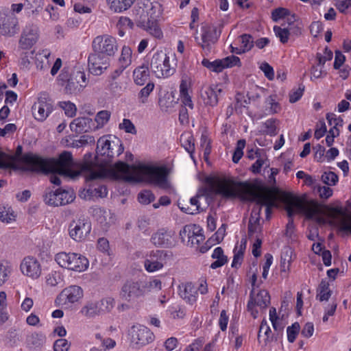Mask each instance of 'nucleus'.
Segmentation results:
<instances>
[{
	"label": "nucleus",
	"mask_w": 351,
	"mask_h": 351,
	"mask_svg": "<svg viewBox=\"0 0 351 351\" xmlns=\"http://www.w3.org/2000/svg\"><path fill=\"white\" fill-rule=\"evenodd\" d=\"M300 327L298 323L295 322L291 326L287 328V338L291 343L293 342L300 331Z\"/></svg>",
	"instance_id": "obj_62"
},
{
	"label": "nucleus",
	"mask_w": 351,
	"mask_h": 351,
	"mask_svg": "<svg viewBox=\"0 0 351 351\" xmlns=\"http://www.w3.org/2000/svg\"><path fill=\"white\" fill-rule=\"evenodd\" d=\"M51 52L48 49H43L37 54L36 59V66L37 69L45 71L49 68L50 60H49Z\"/></svg>",
	"instance_id": "obj_35"
},
{
	"label": "nucleus",
	"mask_w": 351,
	"mask_h": 351,
	"mask_svg": "<svg viewBox=\"0 0 351 351\" xmlns=\"http://www.w3.org/2000/svg\"><path fill=\"white\" fill-rule=\"evenodd\" d=\"M292 250L290 248H285L280 261L281 271L287 273L289 270L291 259Z\"/></svg>",
	"instance_id": "obj_48"
},
{
	"label": "nucleus",
	"mask_w": 351,
	"mask_h": 351,
	"mask_svg": "<svg viewBox=\"0 0 351 351\" xmlns=\"http://www.w3.org/2000/svg\"><path fill=\"white\" fill-rule=\"evenodd\" d=\"M20 52V58L19 60V66L21 69L28 70L30 68L31 61L29 60V54L27 51H19Z\"/></svg>",
	"instance_id": "obj_53"
},
{
	"label": "nucleus",
	"mask_w": 351,
	"mask_h": 351,
	"mask_svg": "<svg viewBox=\"0 0 351 351\" xmlns=\"http://www.w3.org/2000/svg\"><path fill=\"white\" fill-rule=\"evenodd\" d=\"M44 5V0H25V10L27 16L34 19L40 14Z\"/></svg>",
	"instance_id": "obj_29"
},
{
	"label": "nucleus",
	"mask_w": 351,
	"mask_h": 351,
	"mask_svg": "<svg viewBox=\"0 0 351 351\" xmlns=\"http://www.w3.org/2000/svg\"><path fill=\"white\" fill-rule=\"evenodd\" d=\"M60 106L64 110L65 114L69 117H73L75 115L77 108L74 104L70 101L60 102Z\"/></svg>",
	"instance_id": "obj_59"
},
{
	"label": "nucleus",
	"mask_w": 351,
	"mask_h": 351,
	"mask_svg": "<svg viewBox=\"0 0 351 351\" xmlns=\"http://www.w3.org/2000/svg\"><path fill=\"white\" fill-rule=\"evenodd\" d=\"M240 63V59L237 56H230L223 59L210 62L208 59H203L202 64L212 71L219 73L224 69L236 66Z\"/></svg>",
	"instance_id": "obj_21"
},
{
	"label": "nucleus",
	"mask_w": 351,
	"mask_h": 351,
	"mask_svg": "<svg viewBox=\"0 0 351 351\" xmlns=\"http://www.w3.org/2000/svg\"><path fill=\"white\" fill-rule=\"evenodd\" d=\"M86 193L89 197H104L108 194V191L106 186H99L97 188H90L87 189Z\"/></svg>",
	"instance_id": "obj_57"
},
{
	"label": "nucleus",
	"mask_w": 351,
	"mask_h": 351,
	"mask_svg": "<svg viewBox=\"0 0 351 351\" xmlns=\"http://www.w3.org/2000/svg\"><path fill=\"white\" fill-rule=\"evenodd\" d=\"M322 182L328 186H335L339 180L338 176L332 171H326L322 175Z\"/></svg>",
	"instance_id": "obj_52"
},
{
	"label": "nucleus",
	"mask_w": 351,
	"mask_h": 351,
	"mask_svg": "<svg viewBox=\"0 0 351 351\" xmlns=\"http://www.w3.org/2000/svg\"><path fill=\"white\" fill-rule=\"evenodd\" d=\"M55 261L60 267L77 272L86 270L89 265L88 260L77 253L61 252L56 254Z\"/></svg>",
	"instance_id": "obj_5"
},
{
	"label": "nucleus",
	"mask_w": 351,
	"mask_h": 351,
	"mask_svg": "<svg viewBox=\"0 0 351 351\" xmlns=\"http://www.w3.org/2000/svg\"><path fill=\"white\" fill-rule=\"evenodd\" d=\"M75 198V194L72 189H58L54 192H49L45 196L47 204L53 206H64L72 202Z\"/></svg>",
	"instance_id": "obj_14"
},
{
	"label": "nucleus",
	"mask_w": 351,
	"mask_h": 351,
	"mask_svg": "<svg viewBox=\"0 0 351 351\" xmlns=\"http://www.w3.org/2000/svg\"><path fill=\"white\" fill-rule=\"evenodd\" d=\"M150 240L155 246L168 247L174 243V233L161 228L152 235Z\"/></svg>",
	"instance_id": "obj_23"
},
{
	"label": "nucleus",
	"mask_w": 351,
	"mask_h": 351,
	"mask_svg": "<svg viewBox=\"0 0 351 351\" xmlns=\"http://www.w3.org/2000/svg\"><path fill=\"white\" fill-rule=\"evenodd\" d=\"M46 341V337L41 333H32L27 337V344L29 348H37L43 346Z\"/></svg>",
	"instance_id": "obj_41"
},
{
	"label": "nucleus",
	"mask_w": 351,
	"mask_h": 351,
	"mask_svg": "<svg viewBox=\"0 0 351 351\" xmlns=\"http://www.w3.org/2000/svg\"><path fill=\"white\" fill-rule=\"evenodd\" d=\"M160 14V9L158 6L154 5L151 2H147L144 4L143 8V14L141 16L142 19H145L146 20L157 21Z\"/></svg>",
	"instance_id": "obj_34"
},
{
	"label": "nucleus",
	"mask_w": 351,
	"mask_h": 351,
	"mask_svg": "<svg viewBox=\"0 0 351 351\" xmlns=\"http://www.w3.org/2000/svg\"><path fill=\"white\" fill-rule=\"evenodd\" d=\"M164 266L163 252L153 251L144 261V267L147 271L152 273L161 269Z\"/></svg>",
	"instance_id": "obj_25"
},
{
	"label": "nucleus",
	"mask_w": 351,
	"mask_h": 351,
	"mask_svg": "<svg viewBox=\"0 0 351 351\" xmlns=\"http://www.w3.org/2000/svg\"><path fill=\"white\" fill-rule=\"evenodd\" d=\"M154 86L153 82H148L146 86L140 90L138 97L141 103L145 104L147 101L148 97L154 90Z\"/></svg>",
	"instance_id": "obj_50"
},
{
	"label": "nucleus",
	"mask_w": 351,
	"mask_h": 351,
	"mask_svg": "<svg viewBox=\"0 0 351 351\" xmlns=\"http://www.w3.org/2000/svg\"><path fill=\"white\" fill-rule=\"evenodd\" d=\"M92 47L94 52L110 57L114 56L117 52L119 46L114 37L104 34L97 36L94 38Z\"/></svg>",
	"instance_id": "obj_8"
},
{
	"label": "nucleus",
	"mask_w": 351,
	"mask_h": 351,
	"mask_svg": "<svg viewBox=\"0 0 351 351\" xmlns=\"http://www.w3.org/2000/svg\"><path fill=\"white\" fill-rule=\"evenodd\" d=\"M19 31L17 19L14 16H5L0 24V34L11 37Z\"/></svg>",
	"instance_id": "obj_26"
},
{
	"label": "nucleus",
	"mask_w": 351,
	"mask_h": 351,
	"mask_svg": "<svg viewBox=\"0 0 351 351\" xmlns=\"http://www.w3.org/2000/svg\"><path fill=\"white\" fill-rule=\"evenodd\" d=\"M119 296L121 300L134 304L145 297L141 282L138 280H128L121 287Z\"/></svg>",
	"instance_id": "obj_9"
},
{
	"label": "nucleus",
	"mask_w": 351,
	"mask_h": 351,
	"mask_svg": "<svg viewBox=\"0 0 351 351\" xmlns=\"http://www.w3.org/2000/svg\"><path fill=\"white\" fill-rule=\"evenodd\" d=\"M114 305V300L111 298L88 301L82 307L80 313L86 318H94L110 312Z\"/></svg>",
	"instance_id": "obj_6"
},
{
	"label": "nucleus",
	"mask_w": 351,
	"mask_h": 351,
	"mask_svg": "<svg viewBox=\"0 0 351 351\" xmlns=\"http://www.w3.org/2000/svg\"><path fill=\"white\" fill-rule=\"evenodd\" d=\"M198 231L197 226L195 224H190L185 226L180 231V236L182 241H185V239L189 238L191 234H195L194 232Z\"/></svg>",
	"instance_id": "obj_58"
},
{
	"label": "nucleus",
	"mask_w": 351,
	"mask_h": 351,
	"mask_svg": "<svg viewBox=\"0 0 351 351\" xmlns=\"http://www.w3.org/2000/svg\"><path fill=\"white\" fill-rule=\"evenodd\" d=\"M90 222L84 219L80 218L73 220L69 226V237L77 242L84 241L91 231Z\"/></svg>",
	"instance_id": "obj_11"
},
{
	"label": "nucleus",
	"mask_w": 351,
	"mask_h": 351,
	"mask_svg": "<svg viewBox=\"0 0 351 351\" xmlns=\"http://www.w3.org/2000/svg\"><path fill=\"white\" fill-rule=\"evenodd\" d=\"M217 193L226 197L238 196L243 200L255 202L250 221H259L262 206L265 208L266 218L269 219L271 209L277 206V193L275 190L260 188L248 182H237L232 179H218L213 183Z\"/></svg>",
	"instance_id": "obj_3"
},
{
	"label": "nucleus",
	"mask_w": 351,
	"mask_h": 351,
	"mask_svg": "<svg viewBox=\"0 0 351 351\" xmlns=\"http://www.w3.org/2000/svg\"><path fill=\"white\" fill-rule=\"evenodd\" d=\"M15 215L10 207H3L0 211V220L6 223H9L15 220Z\"/></svg>",
	"instance_id": "obj_51"
},
{
	"label": "nucleus",
	"mask_w": 351,
	"mask_h": 351,
	"mask_svg": "<svg viewBox=\"0 0 351 351\" xmlns=\"http://www.w3.org/2000/svg\"><path fill=\"white\" fill-rule=\"evenodd\" d=\"M144 295L150 292H158L162 289V282L160 280L152 278L149 280H140Z\"/></svg>",
	"instance_id": "obj_33"
},
{
	"label": "nucleus",
	"mask_w": 351,
	"mask_h": 351,
	"mask_svg": "<svg viewBox=\"0 0 351 351\" xmlns=\"http://www.w3.org/2000/svg\"><path fill=\"white\" fill-rule=\"evenodd\" d=\"M110 117V112L108 110H101L95 116V121L97 123V128L103 127L108 123Z\"/></svg>",
	"instance_id": "obj_54"
},
{
	"label": "nucleus",
	"mask_w": 351,
	"mask_h": 351,
	"mask_svg": "<svg viewBox=\"0 0 351 351\" xmlns=\"http://www.w3.org/2000/svg\"><path fill=\"white\" fill-rule=\"evenodd\" d=\"M154 333L147 327L141 325L134 326L131 330V342L136 348H141L152 342Z\"/></svg>",
	"instance_id": "obj_17"
},
{
	"label": "nucleus",
	"mask_w": 351,
	"mask_h": 351,
	"mask_svg": "<svg viewBox=\"0 0 351 351\" xmlns=\"http://www.w3.org/2000/svg\"><path fill=\"white\" fill-rule=\"evenodd\" d=\"M53 110V104L45 94L41 95L32 106L34 117L39 121H45Z\"/></svg>",
	"instance_id": "obj_18"
},
{
	"label": "nucleus",
	"mask_w": 351,
	"mask_h": 351,
	"mask_svg": "<svg viewBox=\"0 0 351 351\" xmlns=\"http://www.w3.org/2000/svg\"><path fill=\"white\" fill-rule=\"evenodd\" d=\"M27 169L32 171L58 173L59 175L75 178L82 173L87 180L96 179H123L128 181L146 182L162 189L169 186L168 171L165 167L139 165L130 166L118 162L110 165L105 162L100 165L85 162L77 165L71 152L64 151L58 159H47L32 154L21 157Z\"/></svg>",
	"instance_id": "obj_1"
},
{
	"label": "nucleus",
	"mask_w": 351,
	"mask_h": 351,
	"mask_svg": "<svg viewBox=\"0 0 351 351\" xmlns=\"http://www.w3.org/2000/svg\"><path fill=\"white\" fill-rule=\"evenodd\" d=\"M134 82L138 86L144 85L149 77V68L147 64L137 66L133 71Z\"/></svg>",
	"instance_id": "obj_30"
},
{
	"label": "nucleus",
	"mask_w": 351,
	"mask_h": 351,
	"mask_svg": "<svg viewBox=\"0 0 351 351\" xmlns=\"http://www.w3.org/2000/svg\"><path fill=\"white\" fill-rule=\"evenodd\" d=\"M189 84L186 80H182L180 84V97L182 103L185 106H189L191 109L193 108V104L191 97L189 93Z\"/></svg>",
	"instance_id": "obj_36"
},
{
	"label": "nucleus",
	"mask_w": 351,
	"mask_h": 351,
	"mask_svg": "<svg viewBox=\"0 0 351 351\" xmlns=\"http://www.w3.org/2000/svg\"><path fill=\"white\" fill-rule=\"evenodd\" d=\"M266 110L270 114L278 113L281 107L279 103L276 101V96L271 95L268 97L265 100Z\"/></svg>",
	"instance_id": "obj_46"
},
{
	"label": "nucleus",
	"mask_w": 351,
	"mask_h": 351,
	"mask_svg": "<svg viewBox=\"0 0 351 351\" xmlns=\"http://www.w3.org/2000/svg\"><path fill=\"white\" fill-rule=\"evenodd\" d=\"M83 297L81 287L73 285L64 289L56 299L57 305L62 307H69L78 302Z\"/></svg>",
	"instance_id": "obj_13"
},
{
	"label": "nucleus",
	"mask_w": 351,
	"mask_h": 351,
	"mask_svg": "<svg viewBox=\"0 0 351 351\" xmlns=\"http://www.w3.org/2000/svg\"><path fill=\"white\" fill-rule=\"evenodd\" d=\"M59 77L60 80H66V75L62 73ZM88 78L84 71H74L69 79L66 80V84L64 87V92L69 95H77L81 93L88 85Z\"/></svg>",
	"instance_id": "obj_7"
},
{
	"label": "nucleus",
	"mask_w": 351,
	"mask_h": 351,
	"mask_svg": "<svg viewBox=\"0 0 351 351\" xmlns=\"http://www.w3.org/2000/svg\"><path fill=\"white\" fill-rule=\"evenodd\" d=\"M119 128L124 130L126 133L136 134L137 130L134 123L128 119H123L122 122L119 123Z\"/></svg>",
	"instance_id": "obj_55"
},
{
	"label": "nucleus",
	"mask_w": 351,
	"mask_h": 351,
	"mask_svg": "<svg viewBox=\"0 0 351 351\" xmlns=\"http://www.w3.org/2000/svg\"><path fill=\"white\" fill-rule=\"evenodd\" d=\"M149 65L151 71L156 77L165 78L173 75L176 63L173 58L162 51H157L153 54Z\"/></svg>",
	"instance_id": "obj_4"
},
{
	"label": "nucleus",
	"mask_w": 351,
	"mask_h": 351,
	"mask_svg": "<svg viewBox=\"0 0 351 351\" xmlns=\"http://www.w3.org/2000/svg\"><path fill=\"white\" fill-rule=\"evenodd\" d=\"M40 30L37 24L27 23L23 28L19 40L18 51L31 49L38 41Z\"/></svg>",
	"instance_id": "obj_10"
},
{
	"label": "nucleus",
	"mask_w": 351,
	"mask_h": 351,
	"mask_svg": "<svg viewBox=\"0 0 351 351\" xmlns=\"http://www.w3.org/2000/svg\"><path fill=\"white\" fill-rule=\"evenodd\" d=\"M245 245L246 241L245 239H242L239 248L238 249L237 247L234 248V255L232 263V267L238 268L239 266H241L243 258V252L245 249Z\"/></svg>",
	"instance_id": "obj_43"
},
{
	"label": "nucleus",
	"mask_w": 351,
	"mask_h": 351,
	"mask_svg": "<svg viewBox=\"0 0 351 351\" xmlns=\"http://www.w3.org/2000/svg\"><path fill=\"white\" fill-rule=\"evenodd\" d=\"M280 198L285 204L289 217L303 213L308 219L319 224H329L341 231L351 234V214L341 206L326 207L324 209L315 200H306L289 192H282Z\"/></svg>",
	"instance_id": "obj_2"
},
{
	"label": "nucleus",
	"mask_w": 351,
	"mask_h": 351,
	"mask_svg": "<svg viewBox=\"0 0 351 351\" xmlns=\"http://www.w3.org/2000/svg\"><path fill=\"white\" fill-rule=\"evenodd\" d=\"M220 32L217 27L213 25L205 26L202 28V42L199 43L202 49L206 53H209L212 46L217 41Z\"/></svg>",
	"instance_id": "obj_22"
},
{
	"label": "nucleus",
	"mask_w": 351,
	"mask_h": 351,
	"mask_svg": "<svg viewBox=\"0 0 351 351\" xmlns=\"http://www.w3.org/2000/svg\"><path fill=\"white\" fill-rule=\"evenodd\" d=\"M11 269L8 264L0 263V287L7 281Z\"/></svg>",
	"instance_id": "obj_60"
},
{
	"label": "nucleus",
	"mask_w": 351,
	"mask_h": 351,
	"mask_svg": "<svg viewBox=\"0 0 351 351\" xmlns=\"http://www.w3.org/2000/svg\"><path fill=\"white\" fill-rule=\"evenodd\" d=\"M221 88L217 85L204 86L200 92V98L206 106L214 107L218 104Z\"/></svg>",
	"instance_id": "obj_24"
},
{
	"label": "nucleus",
	"mask_w": 351,
	"mask_h": 351,
	"mask_svg": "<svg viewBox=\"0 0 351 351\" xmlns=\"http://www.w3.org/2000/svg\"><path fill=\"white\" fill-rule=\"evenodd\" d=\"M260 69L268 80H272L274 78V69L267 62H263L260 66Z\"/></svg>",
	"instance_id": "obj_64"
},
{
	"label": "nucleus",
	"mask_w": 351,
	"mask_h": 351,
	"mask_svg": "<svg viewBox=\"0 0 351 351\" xmlns=\"http://www.w3.org/2000/svg\"><path fill=\"white\" fill-rule=\"evenodd\" d=\"M142 22L145 23V29L149 34L156 38H161L162 37V32L156 21L143 19Z\"/></svg>",
	"instance_id": "obj_38"
},
{
	"label": "nucleus",
	"mask_w": 351,
	"mask_h": 351,
	"mask_svg": "<svg viewBox=\"0 0 351 351\" xmlns=\"http://www.w3.org/2000/svg\"><path fill=\"white\" fill-rule=\"evenodd\" d=\"M109 9L116 13L123 12L132 7L136 0H106Z\"/></svg>",
	"instance_id": "obj_31"
},
{
	"label": "nucleus",
	"mask_w": 351,
	"mask_h": 351,
	"mask_svg": "<svg viewBox=\"0 0 351 351\" xmlns=\"http://www.w3.org/2000/svg\"><path fill=\"white\" fill-rule=\"evenodd\" d=\"M278 121L276 119H269L263 124L262 131L269 136H275L277 134V124Z\"/></svg>",
	"instance_id": "obj_49"
},
{
	"label": "nucleus",
	"mask_w": 351,
	"mask_h": 351,
	"mask_svg": "<svg viewBox=\"0 0 351 351\" xmlns=\"http://www.w3.org/2000/svg\"><path fill=\"white\" fill-rule=\"evenodd\" d=\"M271 339V330L269 326L267 324V322L265 319H263L260 326L258 334V340L259 343H263L264 345H267V343Z\"/></svg>",
	"instance_id": "obj_39"
},
{
	"label": "nucleus",
	"mask_w": 351,
	"mask_h": 351,
	"mask_svg": "<svg viewBox=\"0 0 351 351\" xmlns=\"http://www.w3.org/2000/svg\"><path fill=\"white\" fill-rule=\"evenodd\" d=\"M155 199L153 193L148 190L141 191L138 195V199L140 203L143 204H148L153 202Z\"/></svg>",
	"instance_id": "obj_61"
},
{
	"label": "nucleus",
	"mask_w": 351,
	"mask_h": 351,
	"mask_svg": "<svg viewBox=\"0 0 351 351\" xmlns=\"http://www.w3.org/2000/svg\"><path fill=\"white\" fill-rule=\"evenodd\" d=\"M20 271L23 276L32 280H37L42 274V266L36 257L27 256L22 259Z\"/></svg>",
	"instance_id": "obj_16"
},
{
	"label": "nucleus",
	"mask_w": 351,
	"mask_h": 351,
	"mask_svg": "<svg viewBox=\"0 0 351 351\" xmlns=\"http://www.w3.org/2000/svg\"><path fill=\"white\" fill-rule=\"evenodd\" d=\"M16 157L0 152V169L16 168Z\"/></svg>",
	"instance_id": "obj_47"
},
{
	"label": "nucleus",
	"mask_w": 351,
	"mask_h": 351,
	"mask_svg": "<svg viewBox=\"0 0 351 351\" xmlns=\"http://www.w3.org/2000/svg\"><path fill=\"white\" fill-rule=\"evenodd\" d=\"M180 295L187 303L193 305L197 301V291L192 283L188 282L180 287Z\"/></svg>",
	"instance_id": "obj_27"
},
{
	"label": "nucleus",
	"mask_w": 351,
	"mask_h": 351,
	"mask_svg": "<svg viewBox=\"0 0 351 351\" xmlns=\"http://www.w3.org/2000/svg\"><path fill=\"white\" fill-rule=\"evenodd\" d=\"M91 123L92 120L88 117H78L71 123L70 128L77 134L87 132L91 129Z\"/></svg>",
	"instance_id": "obj_28"
},
{
	"label": "nucleus",
	"mask_w": 351,
	"mask_h": 351,
	"mask_svg": "<svg viewBox=\"0 0 351 351\" xmlns=\"http://www.w3.org/2000/svg\"><path fill=\"white\" fill-rule=\"evenodd\" d=\"M89 71L94 75H100L110 66L108 57L96 52L89 55L88 58Z\"/></svg>",
	"instance_id": "obj_19"
},
{
	"label": "nucleus",
	"mask_w": 351,
	"mask_h": 351,
	"mask_svg": "<svg viewBox=\"0 0 351 351\" xmlns=\"http://www.w3.org/2000/svg\"><path fill=\"white\" fill-rule=\"evenodd\" d=\"M198 231L194 232L195 234H191L188 239V245L191 246H194L195 245L199 244L203 241L204 237L202 232V230L199 226H197Z\"/></svg>",
	"instance_id": "obj_56"
},
{
	"label": "nucleus",
	"mask_w": 351,
	"mask_h": 351,
	"mask_svg": "<svg viewBox=\"0 0 351 351\" xmlns=\"http://www.w3.org/2000/svg\"><path fill=\"white\" fill-rule=\"evenodd\" d=\"M331 295L329 285L326 281H322L317 289V298L321 301H327Z\"/></svg>",
	"instance_id": "obj_44"
},
{
	"label": "nucleus",
	"mask_w": 351,
	"mask_h": 351,
	"mask_svg": "<svg viewBox=\"0 0 351 351\" xmlns=\"http://www.w3.org/2000/svg\"><path fill=\"white\" fill-rule=\"evenodd\" d=\"M201 197H202V195H197L196 196L191 197L190 199V204H191V207L182 206V207H180V209L182 211H184V213H186L187 214H191V215H194V214L199 213L201 210L200 206H199V198Z\"/></svg>",
	"instance_id": "obj_45"
},
{
	"label": "nucleus",
	"mask_w": 351,
	"mask_h": 351,
	"mask_svg": "<svg viewBox=\"0 0 351 351\" xmlns=\"http://www.w3.org/2000/svg\"><path fill=\"white\" fill-rule=\"evenodd\" d=\"M270 304V296L266 290H261L255 293V289H252L250 293V299L247 303V309L254 318H256L258 314V307L261 310L266 308Z\"/></svg>",
	"instance_id": "obj_12"
},
{
	"label": "nucleus",
	"mask_w": 351,
	"mask_h": 351,
	"mask_svg": "<svg viewBox=\"0 0 351 351\" xmlns=\"http://www.w3.org/2000/svg\"><path fill=\"white\" fill-rule=\"evenodd\" d=\"M132 51L130 47L123 46L121 49V53L119 58V65L121 66V71L119 73H121L124 69L129 66L132 63Z\"/></svg>",
	"instance_id": "obj_37"
},
{
	"label": "nucleus",
	"mask_w": 351,
	"mask_h": 351,
	"mask_svg": "<svg viewBox=\"0 0 351 351\" xmlns=\"http://www.w3.org/2000/svg\"><path fill=\"white\" fill-rule=\"evenodd\" d=\"M93 216L99 228L104 231H107L114 226L117 220L115 215L110 210L98 207L93 208Z\"/></svg>",
	"instance_id": "obj_20"
},
{
	"label": "nucleus",
	"mask_w": 351,
	"mask_h": 351,
	"mask_svg": "<svg viewBox=\"0 0 351 351\" xmlns=\"http://www.w3.org/2000/svg\"><path fill=\"white\" fill-rule=\"evenodd\" d=\"M123 151L121 143L119 141H112L106 137L103 136L99 138L97 146V155L112 158L114 156H119Z\"/></svg>",
	"instance_id": "obj_15"
},
{
	"label": "nucleus",
	"mask_w": 351,
	"mask_h": 351,
	"mask_svg": "<svg viewBox=\"0 0 351 351\" xmlns=\"http://www.w3.org/2000/svg\"><path fill=\"white\" fill-rule=\"evenodd\" d=\"M69 348L70 343L65 339H58L53 344L54 351H68Z\"/></svg>",
	"instance_id": "obj_63"
},
{
	"label": "nucleus",
	"mask_w": 351,
	"mask_h": 351,
	"mask_svg": "<svg viewBox=\"0 0 351 351\" xmlns=\"http://www.w3.org/2000/svg\"><path fill=\"white\" fill-rule=\"evenodd\" d=\"M274 31L275 32L276 36L279 38L280 42L282 43H285L287 42L289 38V35L291 33H300V29L297 28L296 30L294 29L293 27H290L289 28H282L280 27L275 26L274 27Z\"/></svg>",
	"instance_id": "obj_40"
},
{
	"label": "nucleus",
	"mask_w": 351,
	"mask_h": 351,
	"mask_svg": "<svg viewBox=\"0 0 351 351\" xmlns=\"http://www.w3.org/2000/svg\"><path fill=\"white\" fill-rule=\"evenodd\" d=\"M239 47H232V52L241 54L249 51L254 46V40L250 34H243L239 38Z\"/></svg>",
	"instance_id": "obj_32"
},
{
	"label": "nucleus",
	"mask_w": 351,
	"mask_h": 351,
	"mask_svg": "<svg viewBox=\"0 0 351 351\" xmlns=\"http://www.w3.org/2000/svg\"><path fill=\"white\" fill-rule=\"evenodd\" d=\"M212 257L216 259V261L210 265L212 269H217L223 266L228 261L227 257L223 255V250L220 247H217L214 250Z\"/></svg>",
	"instance_id": "obj_42"
}]
</instances>
